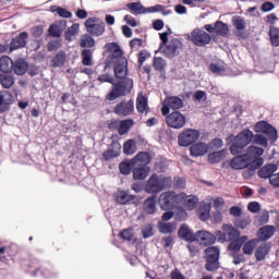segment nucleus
<instances>
[{"label":"nucleus","instance_id":"f257e3e1","mask_svg":"<svg viewBox=\"0 0 279 279\" xmlns=\"http://www.w3.org/2000/svg\"><path fill=\"white\" fill-rule=\"evenodd\" d=\"M252 143L253 145H260V147H268L269 141L276 143L278 141V130L274 125L269 124L267 121H259L254 126ZM265 134V135H263Z\"/></svg>","mask_w":279,"mask_h":279},{"label":"nucleus","instance_id":"f03ea898","mask_svg":"<svg viewBox=\"0 0 279 279\" xmlns=\"http://www.w3.org/2000/svg\"><path fill=\"white\" fill-rule=\"evenodd\" d=\"M254 138V132L250 129H244L238 135H229L226 140L227 145L230 146V153L232 156H239L252 143Z\"/></svg>","mask_w":279,"mask_h":279},{"label":"nucleus","instance_id":"7ed1b4c3","mask_svg":"<svg viewBox=\"0 0 279 279\" xmlns=\"http://www.w3.org/2000/svg\"><path fill=\"white\" fill-rule=\"evenodd\" d=\"M173 184V179L171 177H167L165 174L153 173L145 187V193L149 195H158V193H162V191H167Z\"/></svg>","mask_w":279,"mask_h":279},{"label":"nucleus","instance_id":"20e7f679","mask_svg":"<svg viewBox=\"0 0 279 279\" xmlns=\"http://www.w3.org/2000/svg\"><path fill=\"white\" fill-rule=\"evenodd\" d=\"M108 51L112 53L113 58H119L118 63L114 66V75L117 80H128V59L123 58V50L117 43H110L107 45Z\"/></svg>","mask_w":279,"mask_h":279},{"label":"nucleus","instance_id":"39448f33","mask_svg":"<svg viewBox=\"0 0 279 279\" xmlns=\"http://www.w3.org/2000/svg\"><path fill=\"white\" fill-rule=\"evenodd\" d=\"M111 92L106 96L108 101H114L119 99V97H125V95H130L132 93V88H134V81L132 78H122L118 83H112Z\"/></svg>","mask_w":279,"mask_h":279},{"label":"nucleus","instance_id":"423d86ee","mask_svg":"<svg viewBox=\"0 0 279 279\" xmlns=\"http://www.w3.org/2000/svg\"><path fill=\"white\" fill-rule=\"evenodd\" d=\"M183 195L177 194L173 191H167L159 196V206L161 210H173L182 204Z\"/></svg>","mask_w":279,"mask_h":279},{"label":"nucleus","instance_id":"0eeeda50","mask_svg":"<svg viewBox=\"0 0 279 279\" xmlns=\"http://www.w3.org/2000/svg\"><path fill=\"white\" fill-rule=\"evenodd\" d=\"M221 250L219 246H209L205 250V269L206 271H217L219 269V256Z\"/></svg>","mask_w":279,"mask_h":279},{"label":"nucleus","instance_id":"6e6552de","mask_svg":"<svg viewBox=\"0 0 279 279\" xmlns=\"http://www.w3.org/2000/svg\"><path fill=\"white\" fill-rule=\"evenodd\" d=\"M184 49V44L178 38H172L162 49H158L156 53H163L166 58H178L182 50Z\"/></svg>","mask_w":279,"mask_h":279},{"label":"nucleus","instance_id":"1a4fd4ad","mask_svg":"<svg viewBox=\"0 0 279 279\" xmlns=\"http://www.w3.org/2000/svg\"><path fill=\"white\" fill-rule=\"evenodd\" d=\"M84 26L86 32L96 38L106 34V23L98 17H88L85 21Z\"/></svg>","mask_w":279,"mask_h":279},{"label":"nucleus","instance_id":"9d476101","mask_svg":"<svg viewBox=\"0 0 279 279\" xmlns=\"http://www.w3.org/2000/svg\"><path fill=\"white\" fill-rule=\"evenodd\" d=\"M265 154V149L256 146H248L246 150V158L248 159V162H251V169L256 170L260 169L263 167V162L265 160L260 157Z\"/></svg>","mask_w":279,"mask_h":279},{"label":"nucleus","instance_id":"9b49d317","mask_svg":"<svg viewBox=\"0 0 279 279\" xmlns=\"http://www.w3.org/2000/svg\"><path fill=\"white\" fill-rule=\"evenodd\" d=\"M199 141V131L195 129H185L178 136L180 147H191Z\"/></svg>","mask_w":279,"mask_h":279},{"label":"nucleus","instance_id":"f8f14e48","mask_svg":"<svg viewBox=\"0 0 279 279\" xmlns=\"http://www.w3.org/2000/svg\"><path fill=\"white\" fill-rule=\"evenodd\" d=\"M190 40L193 43V45H195V47H206V45H210L213 37H210V34H208L206 31L195 28L191 33Z\"/></svg>","mask_w":279,"mask_h":279},{"label":"nucleus","instance_id":"ddd939ff","mask_svg":"<svg viewBox=\"0 0 279 279\" xmlns=\"http://www.w3.org/2000/svg\"><path fill=\"white\" fill-rule=\"evenodd\" d=\"M216 234L220 243H226V241H235L238 236H241V231H239L232 225H223L222 231H217Z\"/></svg>","mask_w":279,"mask_h":279},{"label":"nucleus","instance_id":"4468645a","mask_svg":"<svg viewBox=\"0 0 279 279\" xmlns=\"http://www.w3.org/2000/svg\"><path fill=\"white\" fill-rule=\"evenodd\" d=\"M166 123L168 128L173 130H182L186 125V117L180 111H173L166 116Z\"/></svg>","mask_w":279,"mask_h":279},{"label":"nucleus","instance_id":"2eb2a0df","mask_svg":"<svg viewBox=\"0 0 279 279\" xmlns=\"http://www.w3.org/2000/svg\"><path fill=\"white\" fill-rule=\"evenodd\" d=\"M184 106V101L178 96H170L163 100L161 108V114L167 117L170 110H180Z\"/></svg>","mask_w":279,"mask_h":279},{"label":"nucleus","instance_id":"dca6fc26","mask_svg":"<svg viewBox=\"0 0 279 279\" xmlns=\"http://www.w3.org/2000/svg\"><path fill=\"white\" fill-rule=\"evenodd\" d=\"M113 112L118 117H130L134 112V100H122L116 105Z\"/></svg>","mask_w":279,"mask_h":279},{"label":"nucleus","instance_id":"f3484780","mask_svg":"<svg viewBox=\"0 0 279 279\" xmlns=\"http://www.w3.org/2000/svg\"><path fill=\"white\" fill-rule=\"evenodd\" d=\"M27 40H29V33H20L17 36L12 38L10 43V51L12 52L19 49H25V47H27Z\"/></svg>","mask_w":279,"mask_h":279},{"label":"nucleus","instance_id":"a211bd4d","mask_svg":"<svg viewBox=\"0 0 279 279\" xmlns=\"http://www.w3.org/2000/svg\"><path fill=\"white\" fill-rule=\"evenodd\" d=\"M195 241L196 243H199V245L208 247V245H215L217 236L208 231L201 230L196 232Z\"/></svg>","mask_w":279,"mask_h":279},{"label":"nucleus","instance_id":"6ab92c4d","mask_svg":"<svg viewBox=\"0 0 279 279\" xmlns=\"http://www.w3.org/2000/svg\"><path fill=\"white\" fill-rule=\"evenodd\" d=\"M230 167L231 169H234V170L246 169V167H250V169H252V163L247 158L246 154L235 155V157L230 160Z\"/></svg>","mask_w":279,"mask_h":279},{"label":"nucleus","instance_id":"aec40b11","mask_svg":"<svg viewBox=\"0 0 279 279\" xmlns=\"http://www.w3.org/2000/svg\"><path fill=\"white\" fill-rule=\"evenodd\" d=\"M121 156V144L118 141H113L110 145V148L104 151L102 160L109 162L113 158H119Z\"/></svg>","mask_w":279,"mask_h":279},{"label":"nucleus","instance_id":"412c9836","mask_svg":"<svg viewBox=\"0 0 279 279\" xmlns=\"http://www.w3.org/2000/svg\"><path fill=\"white\" fill-rule=\"evenodd\" d=\"M149 173H151V168L149 166L135 163L133 168V180L143 182Z\"/></svg>","mask_w":279,"mask_h":279},{"label":"nucleus","instance_id":"4be33fe9","mask_svg":"<svg viewBox=\"0 0 279 279\" xmlns=\"http://www.w3.org/2000/svg\"><path fill=\"white\" fill-rule=\"evenodd\" d=\"M14 101V96L8 90L0 92V112H8Z\"/></svg>","mask_w":279,"mask_h":279},{"label":"nucleus","instance_id":"5701e85b","mask_svg":"<svg viewBox=\"0 0 279 279\" xmlns=\"http://www.w3.org/2000/svg\"><path fill=\"white\" fill-rule=\"evenodd\" d=\"M190 154L194 158H198L199 156H206L208 154V144L204 142L193 143L190 146Z\"/></svg>","mask_w":279,"mask_h":279},{"label":"nucleus","instance_id":"b1692460","mask_svg":"<svg viewBox=\"0 0 279 279\" xmlns=\"http://www.w3.org/2000/svg\"><path fill=\"white\" fill-rule=\"evenodd\" d=\"M134 199H136V196L130 194V192H128L125 190H120L114 193L116 203L120 204L122 206L130 204V202H134Z\"/></svg>","mask_w":279,"mask_h":279},{"label":"nucleus","instance_id":"393cba45","mask_svg":"<svg viewBox=\"0 0 279 279\" xmlns=\"http://www.w3.org/2000/svg\"><path fill=\"white\" fill-rule=\"evenodd\" d=\"M64 64H66V52L64 50H60L52 56L50 65L52 69H62Z\"/></svg>","mask_w":279,"mask_h":279},{"label":"nucleus","instance_id":"a878e982","mask_svg":"<svg viewBox=\"0 0 279 279\" xmlns=\"http://www.w3.org/2000/svg\"><path fill=\"white\" fill-rule=\"evenodd\" d=\"M178 236L183 241H189L190 243L195 242L196 233H193V230L186 225H181L178 231Z\"/></svg>","mask_w":279,"mask_h":279},{"label":"nucleus","instance_id":"bb28decb","mask_svg":"<svg viewBox=\"0 0 279 279\" xmlns=\"http://www.w3.org/2000/svg\"><path fill=\"white\" fill-rule=\"evenodd\" d=\"M66 29V21H61L49 26L48 33L52 38H60Z\"/></svg>","mask_w":279,"mask_h":279},{"label":"nucleus","instance_id":"cd10ccee","mask_svg":"<svg viewBox=\"0 0 279 279\" xmlns=\"http://www.w3.org/2000/svg\"><path fill=\"white\" fill-rule=\"evenodd\" d=\"M179 195H182L181 204H183L184 208L186 210H195L197 208V203L199 202V198L195 195H186L184 193H181Z\"/></svg>","mask_w":279,"mask_h":279},{"label":"nucleus","instance_id":"c85d7f7f","mask_svg":"<svg viewBox=\"0 0 279 279\" xmlns=\"http://www.w3.org/2000/svg\"><path fill=\"white\" fill-rule=\"evenodd\" d=\"M276 171H278V166H276V163H270V165L262 167L258 170V175H259V178H264V180H267V178H269V180H271V178H274V173H276Z\"/></svg>","mask_w":279,"mask_h":279},{"label":"nucleus","instance_id":"c756f323","mask_svg":"<svg viewBox=\"0 0 279 279\" xmlns=\"http://www.w3.org/2000/svg\"><path fill=\"white\" fill-rule=\"evenodd\" d=\"M274 234H276V227L274 226L267 225L259 228L258 230V238L260 239V241H269V239H271Z\"/></svg>","mask_w":279,"mask_h":279},{"label":"nucleus","instance_id":"7c9ffc66","mask_svg":"<svg viewBox=\"0 0 279 279\" xmlns=\"http://www.w3.org/2000/svg\"><path fill=\"white\" fill-rule=\"evenodd\" d=\"M143 210L146 215H155L156 214V196H149L143 203Z\"/></svg>","mask_w":279,"mask_h":279},{"label":"nucleus","instance_id":"2f4dec72","mask_svg":"<svg viewBox=\"0 0 279 279\" xmlns=\"http://www.w3.org/2000/svg\"><path fill=\"white\" fill-rule=\"evenodd\" d=\"M28 66L29 64L27 63V61H25V59H17L13 63V71L15 75H25V73H27Z\"/></svg>","mask_w":279,"mask_h":279},{"label":"nucleus","instance_id":"473e14b6","mask_svg":"<svg viewBox=\"0 0 279 279\" xmlns=\"http://www.w3.org/2000/svg\"><path fill=\"white\" fill-rule=\"evenodd\" d=\"M14 69V61L8 56L0 58V71L2 73H12Z\"/></svg>","mask_w":279,"mask_h":279},{"label":"nucleus","instance_id":"72a5a7b5","mask_svg":"<svg viewBox=\"0 0 279 279\" xmlns=\"http://www.w3.org/2000/svg\"><path fill=\"white\" fill-rule=\"evenodd\" d=\"M133 162L135 165H145L146 167H149V163L151 162V155L147 151H140L134 158Z\"/></svg>","mask_w":279,"mask_h":279},{"label":"nucleus","instance_id":"f704fd0d","mask_svg":"<svg viewBox=\"0 0 279 279\" xmlns=\"http://www.w3.org/2000/svg\"><path fill=\"white\" fill-rule=\"evenodd\" d=\"M215 32L217 36H222V38H226L230 34V26H228V24L223 23L222 21H216Z\"/></svg>","mask_w":279,"mask_h":279},{"label":"nucleus","instance_id":"c9c22d12","mask_svg":"<svg viewBox=\"0 0 279 279\" xmlns=\"http://www.w3.org/2000/svg\"><path fill=\"white\" fill-rule=\"evenodd\" d=\"M134 128V120L132 119H125V120H120V129L118 131V134L120 136H123L130 132Z\"/></svg>","mask_w":279,"mask_h":279},{"label":"nucleus","instance_id":"e433bc0d","mask_svg":"<svg viewBox=\"0 0 279 279\" xmlns=\"http://www.w3.org/2000/svg\"><path fill=\"white\" fill-rule=\"evenodd\" d=\"M136 110L137 112H140V114H143L144 112H147V110H149L147 97L143 96V94H138L136 98Z\"/></svg>","mask_w":279,"mask_h":279},{"label":"nucleus","instance_id":"4c0bfd02","mask_svg":"<svg viewBox=\"0 0 279 279\" xmlns=\"http://www.w3.org/2000/svg\"><path fill=\"white\" fill-rule=\"evenodd\" d=\"M158 228L161 234H171L175 232L178 225L175 222H159Z\"/></svg>","mask_w":279,"mask_h":279},{"label":"nucleus","instance_id":"58836bf2","mask_svg":"<svg viewBox=\"0 0 279 279\" xmlns=\"http://www.w3.org/2000/svg\"><path fill=\"white\" fill-rule=\"evenodd\" d=\"M269 245L267 244H260L256 251H255V258L258 263H260V260H265L267 254H269Z\"/></svg>","mask_w":279,"mask_h":279},{"label":"nucleus","instance_id":"ea45409f","mask_svg":"<svg viewBox=\"0 0 279 279\" xmlns=\"http://www.w3.org/2000/svg\"><path fill=\"white\" fill-rule=\"evenodd\" d=\"M134 160H129V161H122L119 165L120 173L122 175H130L132 173V169L134 167Z\"/></svg>","mask_w":279,"mask_h":279},{"label":"nucleus","instance_id":"a19ab883","mask_svg":"<svg viewBox=\"0 0 279 279\" xmlns=\"http://www.w3.org/2000/svg\"><path fill=\"white\" fill-rule=\"evenodd\" d=\"M126 8L133 12V14H146L147 9L141 4V2H132L126 4Z\"/></svg>","mask_w":279,"mask_h":279},{"label":"nucleus","instance_id":"79ce46f5","mask_svg":"<svg viewBox=\"0 0 279 279\" xmlns=\"http://www.w3.org/2000/svg\"><path fill=\"white\" fill-rule=\"evenodd\" d=\"M50 12L52 13L57 12L58 15L61 16V19H71V16H73V13H71V11L58 5H51Z\"/></svg>","mask_w":279,"mask_h":279},{"label":"nucleus","instance_id":"37998d69","mask_svg":"<svg viewBox=\"0 0 279 279\" xmlns=\"http://www.w3.org/2000/svg\"><path fill=\"white\" fill-rule=\"evenodd\" d=\"M81 58L84 66H93V50L84 49L81 53Z\"/></svg>","mask_w":279,"mask_h":279},{"label":"nucleus","instance_id":"c03bdc74","mask_svg":"<svg viewBox=\"0 0 279 279\" xmlns=\"http://www.w3.org/2000/svg\"><path fill=\"white\" fill-rule=\"evenodd\" d=\"M153 66H154L155 71L162 73V71H165V69H167V61L165 59H162V57H154Z\"/></svg>","mask_w":279,"mask_h":279},{"label":"nucleus","instance_id":"a18cd8bd","mask_svg":"<svg viewBox=\"0 0 279 279\" xmlns=\"http://www.w3.org/2000/svg\"><path fill=\"white\" fill-rule=\"evenodd\" d=\"M0 84L3 88H12L14 86V77L8 73L0 74Z\"/></svg>","mask_w":279,"mask_h":279},{"label":"nucleus","instance_id":"49530a36","mask_svg":"<svg viewBox=\"0 0 279 279\" xmlns=\"http://www.w3.org/2000/svg\"><path fill=\"white\" fill-rule=\"evenodd\" d=\"M226 157V150H219V151H214L208 155V161L211 165H217L220 160H223Z\"/></svg>","mask_w":279,"mask_h":279},{"label":"nucleus","instance_id":"de8ad7c7","mask_svg":"<svg viewBox=\"0 0 279 279\" xmlns=\"http://www.w3.org/2000/svg\"><path fill=\"white\" fill-rule=\"evenodd\" d=\"M123 153L126 156H132L133 154H136V142L134 140H129L123 145Z\"/></svg>","mask_w":279,"mask_h":279},{"label":"nucleus","instance_id":"09e8293b","mask_svg":"<svg viewBox=\"0 0 279 279\" xmlns=\"http://www.w3.org/2000/svg\"><path fill=\"white\" fill-rule=\"evenodd\" d=\"M80 33V24L74 23L65 31V40H73V36H77Z\"/></svg>","mask_w":279,"mask_h":279},{"label":"nucleus","instance_id":"8fccbe9b","mask_svg":"<svg viewBox=\"0 0 279 279\" xmlns=\"http://www.w3.org/2000/svg\"><path fill=\"white\" fill-rule=\"evenodd\" d=\"M256 243L257 242L254 239L245 242L242 247L243 254L246 256H252V254H254V250H256Z\"/></svg>","mask_w":279,"mask_h":279},{"label":"nucleus","instance_id":"3c124183","mask_svg":"<svg viewBox=\"0 0 279 279\" xmlns=\"http://www.w3.org/2000/svg\"><path fill=\"white\" fill-rule=\"evenodd\" d=\"M232 24L238 29V32H243V29H246L247 23L245 22V19L241 16H233L232 17Z\"/></svg>","mask_w":279,"mask_h":279},{"label":"nucleus","instance_id":"603ef678","mask_svg":"<svg viewBox=\"0 0 279 279\" xmlns=\"http://www.w3.org/2000/svg\"><path fill=\"white\" fill-rule=\"evenodd\" d=\"M269 36H270V43L272 47H279V28L270 27Z\"/></svg>","mask_w":279,"mask_h":279},{"label":"nucleus","instance_id":"864d4df0","mask_svg":"<svg viewBox=\"0 0 279 279\" xmlns=\"http://www.w3.org/2000/svg\"><path fill=\"white\" fill-rule=\"evenodd\" d=\"M80 45L84 49L86 48L90 49L95 47V38H93L92 35H85L84 38L81 39Z\"/></svg>","mask_w":279,"mask_h":279},{"label":"nucleus","instance_id":"5fc2aeb1","mask_svg":"<svg viewBox=\"0 0 279 279\" xmlns=\"http://www.w3.org/2000/svg\"><path fill=\"white\" fill-rule=\"evenodd\" d=\"M198 217L201 221H208L210 219V207L204 205L198 209Z\"/></svg>","mask_w":279,"mask_h":279},{"label":"nucleus","instance_id":"6e6d98bb","mask_svg":"<svg viewBox=\"0 0 279 279\" xmlns=\"http://www.w3.org/2000/svg\"><path fill=\"white\" fill-rule=\"evenodd\" d=\"M241 247H243V245L239 241L231 240L228 245V252H232V254H236L241 252Z\"/></svg>","mask_w":279,"mask_h":279},{"label":"nucleus","instance_id":"4d7b16f0","mask_svg":"<svg viewBox=\"0 0 279 279\" xmlns=\"http://www.w3.org/2000/svg\"><path fill=\"white\" fill-rule=\"evenodd\" d=\"M234 223L236 228H241V230H245V228H247V226L252 223V219L250 217H245L242 219H236Z\"/></svg>","mask_w":279,"mask_h":279},{"label":"nucleus","instance_id":"13d9d810","mask_svg":"<svg viewBox=\"0 0 279 279\" xmlns=\"http://www.w3.org/2000/svg\"><path fill=\"white\" fill-rule=\"evenodd\" d=\"M147 58H149V53L145 50H141L138 53V59H137V64H138V70L141 71L143 64L147 61Z\"/></svg>","mask_w":279,"mask_h":279},{"label":"nucleus","instance_id":"bf43d9fd","mask_svg":"<svg viewBox=\"0 0 279 279\" xmlns=\"http://www.w3.org/2000/svg\"><path fill=\"white\" fill-rule=\"evenodd\" d=\"M120 236L124 241H132V239H134V230L133 229H124L120 232Z\"/></svg>","mask_w":279,"mask_h":279},{"label":"nucleus","instance_id":"052dcab7","mask_svg":"<svg viewBox=\"0 0 279 279\" xmlns=\"http://www.w3.org/2000/svg\"><path fill=\"white\" fill-rule=\"evenodd\" d=\"M61 47H62V41L59 39L49 41L47 44L48 51H58V49H60Z\"/></svg>","mask_w":279,"mask_h":279},{"label":"nucleus","instance_id":"680f3d73","mask_svg":"<svg viewBox=\"0 0 279 279\" xmlns=\"http://www.w3.org/2000/svg\"><path fill=\"white\" fill-rule=\"evenodd\" d=\"M142 235L143 239H150V236H154V227L151 225H146L142 229Z\"/></svg>","mask_w":279,"mask_h":279},{"label":"nucleus","instance_id":"e2e57ef3","mask_svg":"<svg viewBox=\"0 0 279 279\" xmlns=\"http://www.w3.org/2000/svg\"><path fill=\"white\" fill-rule=\"evenodd\" d=\"M98 82H101V84L107 83V84H114V78L112 75L106 73V74H100L98 76Z\"/></svg>","mask_w":279,"mask_h":279},{"label":"nucleus","instance_id":"0e129e2a","mask_svg":"<svg viewBox=\"0 0 279 279\" xmlns=\"http://www.w3.org/2000/svg\"><path fill=\"white\" fill-rule=\"evenodd\" d=\"M233 265H241V263H245V255L242 253H232Z\"/></svg>","mask_w":279,"mask_h":279},{"label":"nucleus","instance_id":"69168bd1","mask_svg":"<svg viewBox=\"0 0 279 279\" xmlns=\"http://www.w3.org/2000/svg\"><path fill=\"white\" fill-rule=\"evenodd\" d=\"M247 210H250V213L256 214L260 211V204L258 202H251L247 205Z\"/></svg>","mask_w":279,"mask_h":279},{"label":"nucleus","instance_id":"338daca9","mask_svg":"<svg viewBox=\"0 0 279 279\" xmlns=\"http://www.w3.org/2000/svg\"><path fill=\"white\" fill-rule=\"evenodd\" d=\"M44 33H45V28H43L41 25L34 26V27L32 28V35H33L35 38H40Z\"/></svg>","mask_w":279,"mask_h":279},{"label":"nucleus","instance_id":"774afa93","mask_svg":"<svg viewBox=\"0 0 279 279\" xmlns=\"http://www.w3.org/2000/svg\"><path fill=\"white\" fill-rule=\"evenodd\" d=\"M276 8V4L274 2L266 1L262 4L260 10L262 12H271Z\"/></svg>","mask_w":279,"mask_h":279}]
</instances>
